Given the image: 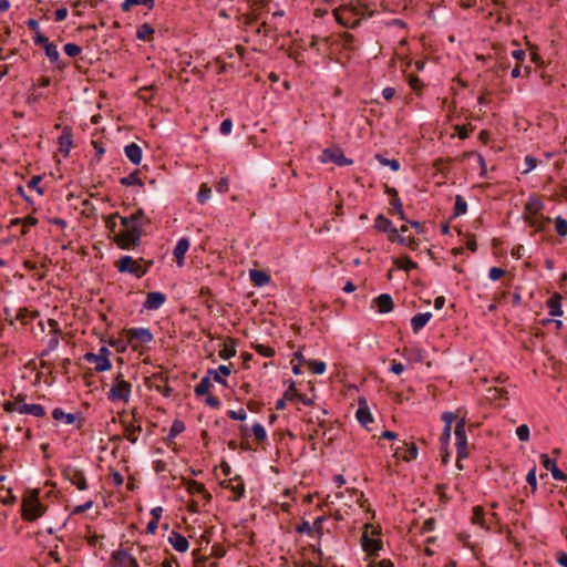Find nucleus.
Returning a JSON list of instances; mask_svg holds the SVG:
<instances>
[{
  "instance_id": "1",
  "label": "nucleus",
  "mask_w": 567,
  "mask_h": 567,
  "mask_svg": "<svg viewBox=\"0 0 567 567\" xmlns=\"http://www.w3.org/2000/svg\"><path fill=\"white\" fill-rule=\"evenodd\" d=\"M152 265V260H144L143 258L135 260L128 255L122 256L115 262V267L120 272L130 274L136 278L145 276Z\"/></svg>"
},
{
  "instance_id": "2",
  "label": "nucleus",
  "mask_w": 567,
  "mask_h": 567,
  "mask_svg": "<svg viewBox=\"0 0 567 567\" xmlns=\"http://www.w3.org/2000/svg\"><path fill=\"white\" fill-rule=\"evenodd\" d=\"M25 395L19 394L13 401H7L3 404V409L7 412H19L20 414H30L35 417H43L45 410L41 404H28L24 403Z\"/></svg>"
},
{
  "instance_id": "3",
  "label": "nucleus",
  "mask_w": 567,
  "mask_h": 567,
  "mask_svg": "<svg viewBox=\"0 0 567 567\" xmlns=\"http://www.w3.org/2000/svg\"><path fill=\"white\" fill-rule=\"evenodd\" d=\"M144 224L131 226L116 234L115 243L122 249H134L141 244Z\"/></svg>"
},
{
  "instance_id": "4",
  "label": "nucleus",
  "mask_w": 567,
  "mask_h": 567,
  "mask_svg": "<svg viewBox=\"0 0 567 567\" xmlns=\"http://www.w3.org/2000/svg\"><path fill=\"white\" fill-rule=\"evenodd\" d=\"M131 383L124 380L122 373H118L107 393V399L112 402L123 401L124 403H127L131 398Z\"/></svg>"
},
{
  "instance_id": "5",
  "label": "nucleus",
  "mask_w": 567,
  "mask_h": 567,
  "mask_svg": "<svg viewBox=\"0 0 567 567\" xmlns=\"http://www.w3.org/2000/svg\"><path fill=\"white\" fill-rule=\"evenodd\" d=\"M333 16L338 23L350 29L357 28L361 21L359 10L350 6H342L334 9Z\"/></svg>"
},
{
  "instance_id": "6",
  "label": "nucleus",
  "mask_w": 567,
  "mask_h": 567,
  "mask_svg": "<svg viewBox=\"0 0 567 567\" xmlns=\"http://www.w3.org/2000/svg\"><path fill=\"white\" fill-rule=\"evenodd\" d=\"M45 512V507L39 502L37 496L24 499L22 504V517L25 520H35Z\"/></svg>"
},
{
  "instance_id": "7",
  "label": "nucleus",
  "mask_w": 567,
  "mask_h": 567,
  "mask_svg": "<svg viewBox=\"0 0 567 567\" xmlns=\"http://www.w3.org/2000/svg\"><path fill=\"white\" fill-rule=\"evenodd\" d=\"M109 354H110L109 349L105 347H102L99 350V353L87 352L84 355V359L90 363H94L95 370L97 372H104V371L110 370L112 367L111 361L109 359Z\"/></svg>"
},
{
  "instance_id": "8",
  "label": "nucleus",
  "mask_w": 567,
  "mask_h": 567,
  "mask_svg": "<svg viewBox=\"0 0 567 567\" xmlns=\"http://www.w3.org/2000/svg\"><path fill=\"white\" fill-rule=\"evenodd\" d=\"M455 445L458 460L465 458L468 455L467 451V437L465 432V417H462L455 426Z\"/></svg>"
},
{
  "instance_id": "9",
  "label": "nucleus",
  "mask_w": 567,
  "mask_h": 567,
  "mask_svg": "<svg viewBox=\"0 0 567 567\" xmlns=\"http://www.w3.org/2000/svg\"><path fill=\"white\" fill-rule=\"evenodd\" d=\"M63 475L66 480H69L73 485H75L80 491H85L87 488L86 480L84 473L78 467L68 465L63 468Z\"/></svg>"
},
{
  "instance_id": "10",
  "label": "nucleus",
  "mask_w": 567,
  "mask_h": 567,
  "mask_svg": "<svg viewBox=\"0 0 567 567\" xmlns=\"http://www.w3.org/2000/svg\"><path fill=\"white\" fill-rule=\"evenodd\" d=\"M126 337L131 343H136L137 346L150 343L153 340V334L147 328L128 329Z\"/></svg>"
},
{
  "instance_id": "11",
  "label": "nucleus",
  "mask_w": 567,
  "mask_h": 567,
  "mask_svg": "<svg viewBox=\"0 0 567 567\" xmlns=\"http://www.w3.org/2000/svg\"><path fill=\"white\" fill-rule=\"evenodd\" d=\"M111 559L118 566V567H140L136 558H134L132 555H130L124 549H117L111 554Z\"/></svg>"
},
{
  "instance_id": "12",
  "label": "nucleus",
  "mask_w": 567,
  "mask_h": 567,
  "mask_svg": "<svg viewBox=\"0 0 567 567\" xmlns=\"http://www.w3.org/2000/svg\"><path fill=\"white\" fill-rule=\"evenodd\" d=\"M370 527H371L370 525H368V524L365 525V532L363 533V535L361 537V546L364 551H367L370 555H374L381 549L382 542H381V539L369 536L368 529Z\"/></svg>"
},
{
  "instance_id": "13",
  "label": "nucleus",
  "mask_w": 567,
  "mask_h": 567,
  "mask_svg": "<svg viewBox=\"0 0 567 567\" xmlns=\"http://www.w3.org/2000/svg\"><path fill=\"white\" fill-rule=\"evenodd\" d=\"M323 162H331L338 166H347L352 162L338 148H327L322 153Z\"/></svg>"
},
{
  "instance_id": "14",
  "label": "nucleus",
  "mask_w": 567,
  "mask_h": 567,
  "mask_svg": "<svg viewBox=\"0 0 567 567\" xmlns=\"http://www.w3.org/2000/svg\"><path fill=\"white\" fill-rule=\"evenodd\" d=\"M394 455L405 462H410L416 458L417 447L414 443L408 444L406 442H402V444L395 449Z\"/></svg>"
},
{
  "instance_id": "15",
  "label": "nucleus",
  "mask_w": 567,
  "mask_h": 567,
  "mask_svg": "<svg viewBox=\"0 0 567 567\" xmlns=\"http://www.w3.org/2000/svg\"><path fill=\"white\" fill-rule=\"evenodd\" d=\"M166 301V295L159 291H151L146 295V299L144 301V308L147 310H157L159 309Z\"/></svg>"
},
{
  "instance_id": "16",
  "label": "nucleus",
  "mask_w": 567,
  "mask_h": 567,
  "mask_svg": "<svg viewBox=\"0 0 567 567\" xmlns=\"http://www.w3.org/2000/svg\"><path fill=\"white\" fill-rule=\"evenodd\" d=\"M543 202L536 196H529L524 207V218L539 215L543 209Z\"/></svg>"
},
{
  "instance_id": "17",
  "label": "nucleus",
  "mask_w": 567,
  "mask_h": 567,
  "mask_svg": "<svg viewBox=\"0 0 567 567\" xmlns=\"http://www.w3.org/2000/svg\"><path fill=\"white\" fill-rule=\"evenodd\" d=\"M188 248H189V240L185 237L179 238L174 250H173V255H174L178 266H183L184 257H185V254L187 252Z\"/></svg>"
},
{
  "instance_id": "18",
  "label": "nucleus",
  "mask_w": 567,
  "mask_h": 567,
  "mask_svg": "<svg viewBox=\"0 0 567 567\" xmlns=\"http://www.w3.org/2000/svg\"><path fill=\"white\" fill-rule=\"evenodd\" d=\"M432 313L431 312H422L416 313L411 319V327L414 333H417L420 330H422L427 322L431 320Z\"/></svg>"
},
{
  "instance_id": "19",
  "label": "nucleus",
  "mask_w": 567,
  "mask_h": 567,
  "mask_svg": "<svg viewBox=\"0 0 567 567\" xmlns=\"http://www.w3.org/2000/svg\"><path fill=\"white\" fill-rule=\"evenodd\" d=\"M230 372H231L230 365L221 364L216 370L209 369L205 377H208L210 380L213 379L217 383L226 384V380L224 378L219 377V373H223V375L228 377L230 374Z\"/></svg>"
},
{
  "instance_id": "20",
  "label": "nucleus",
  "mask_w": 567,
  "mask_h": 567,
  "mask_svg": "<svg viewBox=\"0 0 567 567\" xmlns=\"http://www.w3.org/2000/svg\"><path fill=\"white\" fill-rule=\"evenodd\" d=\"M249 278L255 287H264L270 282V276L262 270L251 269Z\"/></svg>"
},
{
  "instance_id": "21",
  "label": "nucleus",
  "mask_w": 567,
  "mask_h": 567,
  "mask_svg": "<svg viewBox=\"0 0 567 567\" xmlns=\"http://www.w3.org/2000/svg\"><path fill=\"white\" fill-rule=\"evenodd\" d=\"M187 491L190 494H200L203 497L209 502L212 499V494L205 488L202 483H198L194 480L186 481Z\"/></svg>"
},
{
  "instance_id": "22",
  "label": "nucleus",
  "mask_w": 567,
  "mask_h": 567,
  "mask_svg": "<svg viewBox=\"0 0 567 567\" xmlns=\"http://www.w3.org/2000/svg\"><path fill=\"white\" fill-rule=\"evenodd\" d=\"M175 550L184 553L188 549V540L179 533L173 532L168 538Z\"/></svg>"
},
{
  "instance_id": "23",
  "label": "nucleus",
  "mask_w": 567,
  "mask_h": 567,
  "mask_svg": "<svg viewBox=\"0 0 567 567\" xmlns=\"http://www.w3.org/2000/svg\"><path fill=\"white\" fill-rule=\"evenodd\" d=\"M530 227L535 229V231H544L546 229L547 224L551 221L550 217H545L543 215H537L534 217H526L525 220Z\"/></svg>"
},
{
  "instance_id": "24",
  "label": "nucleus",
  "mask_w": 567,
  "mask_h": 567,
  "mask_svg": "<svg viewBox=\"0 0 567 567\" xmlns=\"http://www.w3.org/2000/svg\"><path fill=\"white\" fill-rule=\"evenodd\" d=\"M124 153L126 157L135 165L140 164L142 161V148L135 144L131 143L124 147Z\"/></svg>"
},
{
  "instance_id": "25",
  "label": "nucleus",
  "mask_w": 567,
  "mask_h": 567,
  "mask_svg": "<svg viewBox=\"0 0 567 567\" xmlns=\"http://www.w3.org/2000/svg\"><path fill=\"white\" fill-rule=\"evenodd\" d=\"M375 305L381 313H388L393 309L392 297L388 293H382L374 299Z\"/></svg>"
},
{
  "instance_id": "26",
  "label": "nucleus",
  "mask_w": 567,
  "mask_h": 567,
  "mask_svg": "<svg viewBox=\"0 0 567 567\" xmlns=\"http://www.w3.org/2000/svg\"><path fill=\"white\" fill-rule=\"evenodd\" d=\"M122 425L124 427V435L125 437L133 444H135L138 440L137 434L142 431V426L130 424L125 420L122 421Z\"/></svg>"
},
{
  "instance_id": "27",
  "label": "nucleus",
  "mask_w": 567,
  "mask_h": 567,
  "mask_svg": "<svg viewBox=\"0 0 567 567\" xmlns=\"http://www.w3.org/2000/svg\"><path fill=\"white\" fill-rule=\"evenodd\" d=\"M374 227L381 233H394L392 221L382 214L377 216Z\"/></svg>"
},
{
  "instance_id": "28",
  "label": "nucleus",
  "mask_w": 567,
  "mask_h": 567,
  "mask_svg": "<svg viewBox=\"0 0 567 567\" xmlns=\"http://www.w3.org/2000/svg\"><path fill=\"white\" fill-rule=\"evenodd\" d=\"M52 417L54 420H62L65 424L72 425L76 422L78 415L73 413H65L61 408H55L52 411Z\"/></svg>"
},
{
  "instance_id": "29",
  "label": "nucleus",
  "mask_w": 567,
  "mask_h": 567,
  "mask_svg": "<svg viewBox=\"0 0 567 567\" xmlns=\"http://www.w3.org/2000/svg\"><path fill=\"white\" fill-rule=\"evenodd\" d=\"M561 297L558 293H555L547 301V307L549 309V315L553 317H560L563 315L561 306H560Z\"/></svg>"
},
{
  "instance_id": "30",
  "label": "nucleus",
  "mask_w": 567,
  "mask_h": 567,
  "mask_svg": "<svg viewBox=\"0 0 567 567\" xmlns=\"http://www.w3.org/2000/svg\"><path fill=\"white\" fill-rule=\"evenodd\" d=\"M386 193L391 196L390 204H391L392 208L390 209V213L392 215H395L396 213H401V209L403 208V206H402L401 199L399 198L398 190L395 188H388Z\"/></svg>"
},
{
  "instance_id": "31",
  "label": "nucleus",
  "mask_w": 567,
  "mask_h": 567,
  "mask_svg": "<svg viewBox=\"0 0 567 567\" xmlns=\"http://www.w3.org/2000/svg\"><path fill=\"white\" fill-rule=\"evenodd\" d=\"M355 416L364 427H367L368 424L373 421L372 414L367 405H360L355 412Z\"/></svg>"
},
{
  "instance_id": "32",
  "label": "nucleus",
  "mask_w": 567,
  "mask_h": 567,
  "mask_svg": "<svg viewBox=\"0 0 567 567\" xmlns=\"http://www.w3.org/2000/svg\"><path fill=\"white\" fill-rule=\"evenodd\" d=\"M472 520L474 524L480 525L483 528L489 529V526L487 524V519L485 517L484 509L481 506H475L473 508V517Z\"/></svg>"
},
{
  "instance_id": "33",
  "label": "nucleus",
  "mask_w": 567,
  "mask_h": 567,
  "mask_svg": "<svg viewBox=\"0 0 567 567\" xmlns=\"http://www.w3.org/2000/svg\"><path fill=\"white\" fill-rule=\"evenodd\" d=\"M143 4L148 9H153L155 2L154 0H124L121 4V8L124 12H127L133 6Z\"/></svg>"
},
{
  "instance_id": "34",
  "label": "nucleus",
  "mask_w": 567,
  "mask_h": 567,
  "mask_svg": "<svg viewBox=\"0 0 567 567\" xmlns=\"http://www.w3.org/2000/svg\"><path fill=\"white\" fill-rule=\"evenodd\" d=\"M44 49V52H45V55L49 58V60L59 65V62H60V53L58 51V48L54 43H49L47 44V47L43 48Z\"/></svg>"
},
{
  "instance_id": "35",
  "label": "nucleus",
  "mask_w": 567,
  "mask_h": 567,
  "mask_svg": "<svg viewBox=\"0 0 567 567\" xmlns=\"http://www.w3.org/2000/svg\"><path fill=\"white\" fill-rule=\"evenodd\" d=\"M212 386L210 379L208 377H204L200 382L195 386L194 392L197 396H203L208 393Z\"/></svg>"
},
{
  "instance_id": "36",
  "label": "nucleus",
  "mask_w": 567,
  "mask_h": 567,
  "mask_svg": "<svg viewBox=\"0 0 567 567\" xmlns=\"http://www.w3.org/2000/svg\"><path fill=\"white\" fill-rule=\"evenodd\" d=\"M154 33V29L147 24H142L136 32V38L143 41H148Z\"/></svg>"
},
{
  "instance_id": "37",
  "label": "nucleus",
  "mask_w": 567,
  "mask_h": 567,
  "mask_svg": "<svg viewBox=\"0 0 567 567\" xmlns=\"http://www.w3.org/2000/svg\"><path fill=\"white\" fill-rule=\"evenodd\" d=\"M466 212H467L466 200L461 195H456L455 205H454V217L464 215Z\"/></svg>"
},
{
  "instance_id": "38",
  "label": "nucleus",
  "mask_w": 567,
  "mask_h": 567,
  "mask_svg": "<svg viewBox=\"0 0 567 567\" xmlns=\"http://www.w3.org/2000/svg\"><path fill=\"white\" fill-rule=\"evenodd\" d=\"M394 264L398 268L403 269L405 271H410L417 267V265L414 261H412L409 257L396 258L394 259Z\"/></svg>"
},
{
  "instance_id": "39",
  "label": "nucleus",
  "mask_w": 567,
  "mask_h": 567,
  "mask_svg": "<svg viewBox=\"0 0 567 567\" xmlns=\"http://www.w3.org/2000/svg\"><path fill=\"white\" fill-rule=\"evenodd\" d=\"M185 430V425L182 421H174L171 429H169V433L167 435V441H172L174 440L177 435H179L183 431Z\"/></svg>"
},
{
  "instance_id": "40",
  "label": "nucleus",
  "mask_w": 567,
  "mask_h": 567,
  "mask_svg": "<svg viewBox=\"0 0 567 567\" xmlns=\"http://www.w3.org/2000/svg\"><path fill=\"white\" fill-rule=\"evenodd\" d=\"M554 221L556 233L561 237L567 236V220L561 216H558L554 219Z\"/></svg>"
},
{
  "instance_id": "41",
  "label": "nucleus",
  "mask_w": 567,
  "mask_h": 567,
  "mask_svg": "<svg viewBox=\"0 0 567 567\" xmlns=\"http://www.w3.org/2000/svg\"><path fill=\"white\" fill-rule=\"evenodd\" d=\"M378 162L383 166H389L393 172H398L400 169V162L398 159H389L382 155H377Z\"/></svg>"
},
{
  "instance_id": "42",
  "label": "nucleus",
  "mask_w": 567,
  "mask_h": 567,
  "mask_svg": "<svg viewBox=\"0 0 567 567\" xmlns=\"http://www.w3.org/2000/svg\"><path fill=\"white\" fill-rule=\"evenodd\" d=\"M120 183L123 185V186H132V185H142V181L141 178L137 176V173H132L125 177H122L120 179Z\"/></svg>"
},
{
  "instance_id": "43",
  "label": "nucleus",
  "mask_w": 567,
  "mask_h": 567,
  "mask_svg": "<svg viewBox=\"0 0 567 567\" xmlns=\"http://www.w3.org/2000/svg\"><path fill=\"white\" fill-rule=\"evenodd\" d=\"M210 195H212V189L206 184H202L199 187L198 194H197V200L200 204H204L205 202H207L210 198Z\"/></svg>"
},
{
  "instance_id": "44",
  "label": "nucleus",
  "mask_w": 567,
  "mask_h": 567,
  "mask_svg": "<svg viewBox=\"0 0 567 567\" xmlns=\"http://www.w3.org/2000/svg\"><path fill=\"white\" fill-rule=\"evenodd\" d=\"M307 363L315 374H322L327 369V365L323 361L310 360Z\"/></svg>"
},
{
  "instance_id": "45",
  "label": "nucleus",
  "mask_w": 567,
  "mask_h": 567,
  "mask_svg": "<svg viewBox=\"0 0 567 567\" xmlns=\"http://www.w3.org/2000/svg\"><path fill=\"white\" fill-rule=\"evenodd\" d=\"M117 217H120L118 213H115V214L104 217L106 228L115 235L118 233V231H116L117 224L115 220Z\"/></svg>"
},
{
  "instance_id": "46",
  "label": "nucleus",
  "mask_w": 567,
  "mask_h": 567,
  "mask_svg": "<svg viewBox=\"0 0 567 567\" xmlns=\"http://www.w3.org/2000/svg\"><path fill=\"white\" fill-rule=\"evenodd\" d=\"M252 434L255 435L256 440L259 442L265 441L267 437L266 430H265L264 425H261L260 423H255L252 425Z\"/></svg>"
},
{
  "instance_id": "47",
  "label": "nucleus",
  "mask_w": 567,
  "mask_h": 567,
  "mask_svg": "<svg viewBox=\"0 0 567 567\" xmlns=\"http://www.w3.org/2000/svg\"><path fill=\"white\" fill-rule=\"evenodd\" d=\"M65 54L70 58H75L81 53V48L74 43H66L63 48Z\"/></svg>"
},
{
  "instance_id": "48",
  "label": "nucleus",
  "mask_w": 567,
  "mask_h": 567,
  "mask_svg": "<svg viewBox=\"0 0 567 567\" xmlns=\"http://www.w3.org/2000/svg\"><path fill=\"white\" fill-rule=\"evenodd\" d=\"M71 137L69 135H61L60 137V152L64 155H68L71 146Z\"/></svg>"
},
{
  "instance_id": "49",
  "label": "nucleus",
  "mask_w": 567,
  "mask_h": 567,
  "mask_svg": "<svg viewBox=\"0 0 567 567\" xmlns=\"http://www.w3.org/2000/svg\"><path fill=\"white\" fill-rule=\"evenodd\" d=\"M451 427L449 426H444L443 429V432L441 434V437H440V441H441V445H442V450H446L449 443H450V439H451Z\"/></svg>"
},
{
  "instance_id": "50",
  "label": "nucleus",
  "mask_w": 567,
  "mask_h": 567,
  "mask_svg": "<svg viewBox=\"0 0 567 567\" xmlns=\"http://www.w3.org/2000/svg\"><path fill=\"white\" fill-rule=\"evenodd\" d=\"M236 355V349L235 347H228V346H225L220 351H219V357L224 360H228L233 357Z\"/></svg>"
},
{
  "instance_id": "51",
  "label": "nucleus",
  "mask_w": 567,
  "mask_h": 567,
  "mask_svg": "<svg viewBox=\"0 0 567 567\" xmlns=\"http://www.w3.org/2000/svg\"><path fill=\"white\" fill-rule=\"evenodd\" d=\"M516 434L520 441H528L529 427L526 424H522L516 429Z\"/></svg>"
},
{
  "instance_id": "52",
  "label": "nucleus",
  "mask_w": 567,
  "mask_h": 567,
  "mask_svg": "<svg viewBox=\"0 0 567 567\" xmlns=\"http://www.w3.org/2000/svg\"><path fill=\"white\" fill-rule=\"evenodd\" d=\"M255 349H256V351L259 354H261V355H264L266 358H271V357L275 355V350L272 348L267 347V346L257 344Z\"/></svg>"
},
{
  "instance_id": "53",
  "label": "nucleus",
  "mask_w": 567,
  "mask_h": 567,
  "mask_svg": "<svg viewBox=\"0 0 567 567\" xmlns=\"http://www.w3.org/2000/svg\"><path fill=\"white\" fill-rule=\"evenodd\" d=\"M389 239L392 243H398L400 245H405V236L399 234V229L394 227V233H386Z\"/></svg>"
},
{
  "instance_id": "54",
  "label": "nucleus",
  "mask_w": 567,
  "mask_h": 567,
  "mask_svg": "<svg viewBox=\"0 0 567 567\" xmlns=\"http://www.w3.org/2000/svg\"><path fill=\"white\" fill-rule=\"evenodd\" d=\"M227 415L233 420L245 421L247 417L246 411L240 409L238 411L229 410Z\"/></svg>"
},
{
  "instance_id": "55",
  "label": "nucleus",
  "mask_w": 567,
  "mask_h": 567,
  "mask_svg": "<svg viewBox=\"0 0 567 567\" xmlns=\"http://www.w3.org/2000/svg\"><path fill=\"white\" fill-rule=\"evenodd\" d=\"M296 530L300 534H312V527L308 520H302L297 527Z\"/></svg>"
},
{
  "instance_id": "56",
  "label": "nucleus",
  "mask_w": 567,
  "mask_h": 567,
  "mask_svg": "<svg viewBox=\"0 0 567 567\" xmlns=\"http://www.w3.org/2000/svg\"><path fill=\"white\" fill-rule=\"evenodd\" d=\"M526 482L532 486L533 491L537 488L536 467L534 466L526 475Z\"/></svg>"
},
{
  "instance_id": "57",
  "label": "nucleus",
  "mask_w": 567,
  "mask_h": 567,
  "mask_svg": "<svg viewBox=\"0 0 567 567\" xmlns=\"http://www.w3.org/2000/svg\"><path fill=\"white\" fill-rule=\"evenodd\" d=\"M233 128V122L230 118H225L219 127V132L223 135H229Z\"/></svg>"
},
{
  "instance_id": "58",
  "label": "nucleus",
  "mask_w": 567,
  "mask_h": 567,
  "mask_svg": "<svg viewBox=\"0 0 567 567\" xmlns=\"http://www.w3.org/2000/svg\"><path fill=\"white\" fill-rule=\"evenodd\" d=\"M231 491L235 493L234 501H239L245 495V485L243 482L231 487Z\"/></svg>"
},
{
  "instance_id": "59",
  "label": "nucleus",
  "mask_w": 567,
  "mask_h": 567,
  "mask_svg": "<svg viewBox=\"0 0 567 567\" xmlns=\"http://www.w3.org/2000/svg\"><path fill=\"white\" fill-rule=\"evenodd\" d=\"M524 163L526 168L523 171V174H527L536 167L537 161L532 156H526Z\"/></svg>"
},
{
  "instance_id": "60",
  "label": "nucleus",
  "mask_w": 567,
  "mask_h": 567,
  "mask_svg": "<svg viewBox=\"0 0 567 567\" xmlns=\"http://www.w3.org/2000/svg\"><path fill=\"white\" fill-rule=\"evenodd\" d=\"M540 458H542L543 466L548 471H551V468L557 466L556 462L554 460L549 458V456L547 454H542Z\"/></svg>"
},
{
  "instance_id": "61",
  "label": "nucleus",
  "mask_w": 567,
  "mask_h": 567,
  "mask_svg": "<svg viewBox=\"0 0 567 567\" xmlns=\"http://www.w3.org/2000/svg\"><path fill=\"white\" fill-rule=\"evenodd\" d=\"M121 224L125 228L131 226H137L140 224H143L142 221H135V218H133L131 215L126 217H121Z\"/></svg>"
},
{
  "instance_id": "62",
  "label": "nucleus",
  "mask_w": 567,
  "mask_h": 567,
  "mask_svg": "<svg viewBox=\"0 0 567 567\" xmlns=\"http://www.w3.org/2000/svg\"><path fill=\"white\" fill-rule=\"evenodd\" d=\"M504 275V270L497 267H492L488 271V277L491 280L496 281Z\"/></svg>"
},
{
  "instance_id": "63",
  "label": "nucleus",
  "mask_w": 567,
  "mask_h": 567,
  "mask_svg": "<svg viewBox=\"0 0 567 567\" xmlns=\"http://www.w3.org/2000/svg\"><path fill=\"white\" fill-rule=\"evenodd\" d=\"M41 182V177L40 176H33L29 183H28V187L31 188V189H35L39 194H42L43 190L41 187H39V183Z\"/></svg>"
},
{
  "instance_id": "64",
  "label": "nucleus",
  "mask_w": 567,
  "mask_h": 567,
  "mask_svg": "<svg viewBox=\"0 0 567 567\" xmlns=\"http://www.w3.org/2000/svg\"><path fill=\"white\" fill-rule=\"evenodd\" d=\"M550 473L555 480L567 482V475L564 472H561L557 466L551 468Z\"/></svg>"
}]
</instances>
